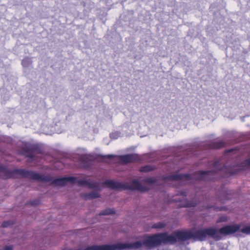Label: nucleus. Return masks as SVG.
I'll return each instance as SVG.
<instances>
[{"mask_svg":"<svg viewBox=\"0 0 250 250\" xmlns=\"http://www.w3.org/2000/svg\"><path fill=\"white\" fill-rule=\"evenodd\" d=\"M210 170L198 171L192 174L188 173H181L177 171L164 177V181L169 183L173 186L179 188L182 186L189 184L192 191L189 190H181L177 192L175 196L169 200V203L172 202H181L187 196L194 197L190 201H186L185 207L188 208L196 207L203 204V209L213 208L215 211L221 210L219 208L214 205H208V197L206 194L204 185L206 182L215 181L228 176L235 175L241 169L239 164H223L220 160L212 162Z\"/></svg>","mask_w":250,"mask_h":250,"instance_id":"f257e3e1","label":"nucleus"},{"mask_svg":"<svg viewBox=\"0 0 250 250\" xmlns=\"http://www.w3.org/2000/svg\"><path fill=\"white\" fill-rule=\"evenodd\" d=\"M19 176L21 177L28 178L30 180L50 183V185L60 187H64L68 183H77L81 186H87L91 188H95L98 190H101V186L98 181L88 179L86 178H79L73 176H64L53 177L51 175H45L39 172L26 169H21L16 170Z\"/></svg>","mask_w":250,"mask_h":250,"instance_id":"f03ea898","label":"nucleus"},{"mask_svg":"<svg viewBox=\"0 0 250 250\" xmlns=\"http://www.w3.org/2000/svg\"><path fill=\"white\" fill-rule=\"evenodd\" d=\"M182 233L184 230H177L171 234L168 232L157 233L153 234H146L143 241L138 240L130 242L128 241L129 250H137L145 247L148 250L156 248L163 245H173L177 242L183 243L186 241L183 238Z\"/></svg>","mask_w":250,"mask_h":250,"instance_id":"7ed1b4c3","label":"nucleus"},{"mask_svg":"<svg viewBox=\"0 0 250 250\" xmlns=\"http://www.w3.org/2000/svg\"><path fill=\"white\" fill-rule=\"evenodd\" d=\"M224 143L214 142L210 144L206 142H201L199 144L190 145L187 148L182 150L178 155L170 158L169 160L172 161L169 167V169H171L175 168V166L179 165L180 163H184L186 159H188L193 156L197 157L200 155L204 150L210 149L211 148H219L223 146Z\"/></svg>","mask_w":250,"mask_h":250,"instance_id":"20e7f679","label":"nucleus"},{"mask_svg":"<svg viewBox=\"0 0 250 250\" xmlns=\"http://www.w3.org/2000/svg\"><path fill=\"white\" fill-rule=\"evenodd\" d=\"M215 241H219L224 237L236 234L237 236H242L241 233L250 235V224L232 223L223 225L221 228L214 226Z\"/></svg>","mask_w":250,"mask_h":250,"instance_id":"39448f33","label":"nucleus"},{"mask_svg":"<svg viewBox=\"0 0 250 250\" xmlns=\"http://www.w3.org/2000/svg\"><path fill=\"white\" fill-rule=\"evenodd\" d=\"M132 184L128 182H122L113 179H106L104 181L103 187H106L111 189L116 190H128L132 191H139L146 192L148 191L149 188L142 184L138 179H134Z\"/></svg>","mask_w":250,"mask_h":250,"instance_id":"423d86ee","label":"nucleus"},{"mask_svg":"<svg viewBox=\"0 0 250 250\" xmlns=\"http://www.w3.org/2000/svg\"><path fill=\"white\" fill-rule=\"evenodd\" d=\"M185 233H182L183 238L186 241L189 240L194 241H205L207 238H211L215 241V230L214 226L206 228H194L191 230H184Z\"/></svg>","mask_w":250,"mask_h":250,"instance_id":"0eeeda50","label":"nucleus"},{"mask_svg":"<svg viewBox=\"0 0 250 250\" xmlns=\"http://www.w3.org/2000/svg\"><path fill=\"white\" fill-rule=\"evenodd\" d=\"M22 154L31 162H40L41 158L38 155L43 156L45 153L42 147L37 144L26 146L22 149Z\"/></svg>","mask_w":250,"mask_h":250,"instance_id":"6e6552de","label":"nucleus"},{"mask_svg":"<svg viewBox=\"0 0 250 250\" xmlns=\"http://www.w3.org/2000/svg\"><path fill=\"white\" fill-rule=\"evenodd\" d=\"M21 169L16 168L14 170L8 169L6 166L0 164V176L4 179L19 176L17 170Z\"/></svg>","mask_w":250,"mask_h":250,"instance_id":"1a4fd4ad","label":"nucleus"},{"mask_svg":"<svg viewBox=\"0 0 250 250\" xmlns=\"http://www.w3.org/2000/svg\"><path fill=\"white\" fill-rule=\"evenodd\" d=\"M80 167L84 169H90L93 165L92 159L86 155H81L78 159Z\"/></svg>","mask_w":250,"mask_h":250,"instance_id":"9d476101","label":"nucleus"},{"mask_svg":"<svg viewBox=\"0 0 250 250\" xmlns=\"http://www.w3.org/2000/svg\"><path fill=\"white\" fill-rule=\"evenodd\" d=\"M98 182L99 183L100 186H101V190H98L95 188H91L88 187V188H90L91 189H93V190H94V191H92L91 192H88V193H83L82 194V197H83L86 200H92V199H97V198H100L101 197V195L100 194V193L99 192H101L102 190L103 186L100 182ZM86 187H87V186H86Z\"/></svg>","mask_w":250,"mask_h":250,"instance_id":"9b49d317","label":"nucleus"},{"mask_svg":"<svg viewBox=\"0 0 250 250\" xmlns=\"http://www.w3.org/2000/svg\"><path fill=\"white\" fill-rule=\"evenodd\" d=\"M119 161L124 163L139 161L140 156L136 154H127L119 156Z\"/></svg>","mask_w":250,"mask_h":250,"instance_id":"f8f14e48","label":"nucleus"},{"mask_svg":"<svg viewBox=\"0 0 250 250\" xmlns=\"http://www.w3.org/2000/svg\"><path fill=\"white\" fill-rule=\"evenodd\" d=\"M65 124L60 121L56 122L54 126H52L51 130V133L45 132L46 134H51V133L56 132L57 133H61L64 129Z\"/></svg>","mask_w":250,"mask_h":250,"instance_id":"ddd939ff","label":"nucleus"},{"mask_svg":"<svg viewBox=\"0 0 250 250\" xmlns=\"http://www.w3.org/2000/svg\"><path fill=\"white\" fill-rule=\"evenodd\" d=\"M233 194V192L231 190H224L218 195V198L220 202L225 203L226 201L230 200L229 196Z\"/></svg>","mask_w":250,"mask_h":250,"instance_id":"4468645a","label":"nucleus"},{"mask_svg":"<svg viewBox=\"0 0 250 250\" xmlns=\"http://www.w3.org/2000/svg\"><path fill=\"white\" fill-rule=\"evenodd\" d=\"M156 169V167L155 166L150 165H146L141 167L139 171L141 172H148L153 171Z\"/></svg>","mask_w":250,"mask_h":250,"instance_id":"2eb2a0df","label":"nucleus"},{"mask_svg":"<svg viewBox=\"0 0 250 250\" xmlns=\"http://www.w3.org/2000/svg\"><path fill=\"white\" fill-rule=\"evenodd\" d=\"M116 213V210L113 208H107L102 210L99 214L100 216L111 215Z\"/></svg>","mask_w":250,"mask_h":250,"instance_id":"dca6fc26","label":"nucleus"},{"mask_svg":"<svg viewBox=\"0 0 250 250\" xmlns=\"http://www.w3.org/2000/svg\"><path fill=\"white\" fill-rule=\"evenodd\" d=\"M144 182L149 186H156L158 185V179L153 177H150L145 178L144 180Z\"/></svg>","mask_w":250,"mask_h":250,"instance_id":"f3484780","label":"nucleus"},{"mask_svg":"<svg viewBox=\"0 0 250 250\" xmlns=\"http://www.w3.org/2000/svg\"><path fill=\"white\" fill-rule=\"evenodd\" d=\"M32 63L31 58L29 57H25L24 58L21 62V64L23 67H29Z\"/></svg>","mask_w":250,"mask_h":250,"instance_id":"a211bd4d","label":"nucleus"},{"mask_svg":"<svg viewBox=\"0 0 250 250\" xmlns=\"http://www.w3.org/2000/svg\"><path fill=\"white\" fill-rule=\"evenodd\" d=\"M166 226H167V224L163 222H159L158 223L154 224L152 225V228L153 229H162L165 228L166 227Z\"/></svg>","mask_w":250,"mask_h":250,"instance_id":"6ab92c4d","label":"nucleus"},{"mask_svg":"<svg viewBox=\"0 0 250 250\" xmlns=\"http://www.w3.org/2000/svg\"><path fill=\"white\" fill-rule=\"evenodd\" d=\"M240 42L237 39H234L233 42L231 43L230 47L235 50H237L239 49Z\"/></svg>","mask_w":250,"mask_h":250,"instance_id":"aec40b11","label":"nucleus"},{"mask_svg":"<svg viewBox=\"0 0 250 250\" xmlns=\"http://www.w3.org/2000/svg\"><path fill=\"white\" fill-rule=\"evenodd\" d=\"M99 156L102 158L103 160H105L106 159L109 160H111L113 159L116 157V155L113 154H108L107 155L100 154Z\"/></svg>","mask_w":250,"mask_h":250,"instance_id":"412c9836","label":"nucleus"},{"mask_svg":"<svg viewBox=\"0 0 250 250\" xmlns=\"http://www.w3.org/2000/svg\"><path fill=\"white\" fill-rule=\"evenodd\" d=\"M13 223L11 221L7 220L3 222L1 224V227L3 228H6L8 227H10L13 225Z\"/></svg>","mask_w":250,"mask_h":250,"instance_id":"4be33fe9","label":"nucleus"},{"mask_svg":"<svg viewBox=\"0 0 250 250\" xmlns=\"http://www.w3.org/2000/svg\"><path fill=\"white\" fill-rule=\"evenodd\" d=\"M41 203V201L39 199L32 200L29 201L28 204L32 206H37L39 205Z\"/></svg>","mask_w":250,"mask_h":250,"instance_id":"5701e85b","label":"nucleus"},{"mask_svg":"<svg viewBox=\"0 0 250 250\" xmlns=\"http://www.w3.org/2000/svg\"><path fill=\"white\" fill-rule=\"evenodd\" d=\"M120 133L119 132H112L110 134V137L111 139H116L120 136Z\"/></svg>","mask_w":250,"mask_h":250,"instance_id":"b1692460","label":"nucleus"},{"mask_svg":"<svg viewBox=\"0 0 250 250\" xmlns=\"http://www.w3.org/2000/svg\"><path fill=\"white\" fill-rule=\"evenodd\" d=\"M228 217H226V216H221L220 217L218 220H217V222L218 223H221V222H226L228 221Z\"/></svg>","mask_w":250,"mask_h":250,"instance_id":"393cba45","label":"nucleus"},{"mask_svg":"<svg viewBox=\"0 0 250 250\" xmlns=\"http://www.w3.org/2000/svg\"><path fill=\"white\" fill-rule=\"evenodd\" d=\"M13 246L11 245H6L4 247V250H13Z\"/></svg>","mask_w":250,"mask_h":250,"instance_id":"a878e982","label":"nucleus"},{"mask_svg":"<svg viewBox=\"0 0 250 250\" xmlns=\"http://www.w3.org/2000/svg\"><path fill=\"white\" fill-rule=\"evenodd\" d=\"M245 165L247 168H250V158L245 161Z\"/></svg>","mask_w":250,"mask_h":250,"instance_id":"bb28decb","label":"nucleus"}]
</instances>
